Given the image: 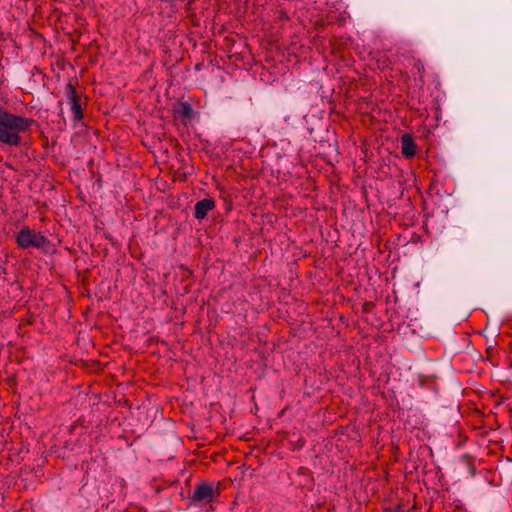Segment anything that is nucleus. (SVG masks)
Here are the masks:
<instances>
[{
	"instance_id": "obj_3",
	"label": "nucleus",
	"mask_w": 512,
	"mask_h": 512,
	"mask_svg": "<svg viewBox=\"0 0 512 512\" xmlns=\"http://www.w3.org/2000/svg\"><path fill=\"white\" fill-rule=\"evenodd\" d=\"M219 494L220 492L218 488H215L213 484L200 482L196 485L190 499L195 503H211L219 496Z\"/></svg>"
},
{
	"instance_id": "obj_6",
	"label": "nucleus",
	"mask_w": 512,
	"mask_h": 512,
	"mask_svg": "<svg viewBox=\"0 0 512 512\" xmlns=\"http://www.w3.org/2000/svg\"><path fill=\"white\" fill-rule=\"evenodd\" d=\"M215 207V201L210 198H205L201 201H198L195 205V217L197 219H204L208 212L213 210Z\"/></svg>"
},
{
	"instance_id": "obj_8",
	"label": "nucleus",
	"mask_w": 512,
	"mask_h": 512,
	"mask_svg": "<svg viewBox=\"0 0 512 512\" xmlns=\"http://www.w3.org/2000/svg\"><path fill=\"white\" fill-rule=\"evenodd\" d=\"M373 307H374V304L372 301H366V302H364V304L362 306V310L364 313H369V312H371Z\"/></svg>"
},
{
	"instance_id": "obj_9",
	"label": "nucleus",
	"mask_w": 512,
	"mask_h": 512,
	"mask_svg": "<svg viewBox=\"0 0 512 512\" xmlns=\"http://www.w3.org/2000/svg\"><path fill=\"white\" fill-rule=\"evenodd\" d=\"M415 66L418 69V71H421L423 69V64L420 61H417Z\"/></svg>"
},
{
	"instance_id": "obj_2",
	"label": "nucleus",
	"mask_w": 512,
	"mask_h": 512,
	"mask_svg": "<svg viewBox=\"0 0 512 512\" xmlns=\"http://www.w3.org/2000/svg\"><path fill=\"white\" fill-rule=\"evenodd\" d=\"M16 242L22 249L45 248L49 244V240L41 232L30 229L28 227L22 228L16 235Z\"/></svg>"
},
{
	"instance_id": "obj_4",
	"label": "nucleus",
	"mask_w": 512,
	"mask_h": 512,
	"mask_svg": "<svg viewBox=\"0 0 512 512\" xmlns=\"http://www.w3.org/2000/svg\"><path fill=\"white\" fill-rule=\"evenodd\" d=\"M66 96L71 105V110L73 112L74 119L77 121L82 120L84 115L82 110L81 97L72 83H68L66 85Z\"/></svg>"
},
{
	"instance_id": "obj_1",
	"label": "nucleus",
	"mask_w": 512,
	"mask_h": 512,
	"mask_svg": "<svg viewBox=\"0 0 512 512\" xmlns=\"http://www.w3.org/2000/svg\"><path fill=\"white\" fill-rule=\"evenodd\" d=\"M33 119L25 118L0 108V143L8 146H19L21 134L30 130Z\"/></svg>"
},
{
	"instance_id": "obj_5",
	"label": "nucleus",
	"mask_w": 512,
	"mask_h": 512,
	"mask_svg": "<svg viewBox=\"0 0 512 512\" xmlns=\"http://www.w3.org/2000/svg\"><path fill=\"white\" fill-rule=\"evenodd\" d=\"M175 118H179L184 124L193 117L192 106L188 102H181L174 108Z\"/></svg>"
},
{
	"instance_id": "obj_7",
	"label": "nucleus",
	"mask_w": 512,
	"mask_h": 512,
	"mask_svg": "<svg viewBox=\"0 0 512 512\" xmlns=\"http://www.w3.org/2000/svg\"><path fill=\"white\" fill-rule=\"evenodd\" d=\"M401 145H402V154L411 158L416 154V145L414 143L413 137L409 134H404L401 137Z\"/></svg>"
},
{
	"instance_id": "obj_10",
	"label": "nucleus",
	"mask_w": 512,
	"mask_h": 512,
	"mask_svg": "<svg viewBox=\"0 0 512 512\" xmlns=\"http://www.w3.org/2000/svg\"><path fill=\"white\" fill-rule=\"evenodd\" d=\"M194 0H188V4H191Z\"/></svg>"
}]
</instances>
